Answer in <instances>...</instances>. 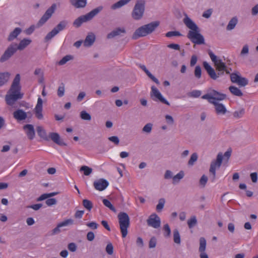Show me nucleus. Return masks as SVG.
Listing matches in <instances>:
<instances>
[{
	"label": "nucleus",
	"instance_id": "de8ad7c7",
	"mask_svg": "<svg viewBox=\"0 0 258 258\" xmlns=\"http://www.w3.org/2000/svg\"><path fill=\"white\" fill-rule=\"evenodd\" d=\"M64 84L61 83V85L59 86L57 89V95L60 97H62L64 94Z\"/></svg>",
	"mask_w": 258,
	"mask_h": 258
},
{
	"label": "nucleus",
	"instance_id": "c9c22d12",
	"mask_svg": "<svg viewBox=\"0 0 258 258\" xmlns=\"http://www.w3.org/2000/svg\"><path fill=\"white\" fill-rule=\"evenodd\" d=\"M80 117L82 119L84 120L90 121L91 119V115L85 110H83L80 112Z\"/></svg>",
	"mask_w": 258,
	"mask_h": 258
},
{
	"label": "nucleus",
	"instance_id": "1a4fd4ad",
	"mask_svg": "<svg viewBox=\"0 0 258 258\" xmlns=\"http://www.w3.org/2000/svg\"><path fill=\"white\" fill-rule=\"evenodd\" d=\"M68 24L67 20H62L60 21L50 32H49L45 36L46 41L51 39L55 35L58 34L60 31L66 29Z\"/></svg>",
	"mask_w": 258,
	"mask_h": 258
},
{
	"label": "nucleus",
	"instance_id": "c756f323",
	"mask_svg": "<svg viewBox=\"0 0 258 258\" xmlns=\"http://www.w3.org/2000/svg\"><path fill=\"white\" fill-rule=\"evenodd\" d=\"M72 5L77 8H84L87 4L86 0H70Z\"/></svg>",
	"mask_w": 258,
	"mask_h": 258
},
{
	"label": "nucleus",
	"instance_id": "393cba45",
	"mask_svg": "<svg viewBox=\"0 0 258 258\" xmlns=\"http://www.w3.org/2000/svg\"><path fill=\"white\" fill-rule=\"evenodd\" d=\"M213 104L215 106V109L217 114L224 115L226 113L227 109L223 104L217 102L213 103Z\"/></svg>",
	"mask_w": 258,
	"mask_h": 258
},
{
	"label": "nucleus",
	"instance_id": "052dcab7",
	"mask_svg": "<svg viewBox=\"0 0 258 258\" xmlns=\"http://www.w3.org/2000/svg\"><path fill=\"white\" fill-rule=\"evenodd\" d=\"M208 181V177L205 175H203L200 180V184L203 185V187L205 186V185L207 183V182Z\"/></svg>",
	"mask_w": 258,
	"mask_h": 258
},
{
	"label": "nucleus",
	"instance_id": "864d4df0",
	"mask_svg": "<svg viewBox=\"0 0 258 258\" xmlns=\"http://www.w3.org/2000/svg\"><path fill=\"white\" fill-rule=\"evenodd\" d=\"M106 252L109 254L111 255L113 253V246L111 243H109L107 244L106 248H105Z\"/></svg>",
	"mask_w": 258,
	"mask_h": 258
},
{
	"label": "nucleus",
	"instance_id": "20e7f679",
	"mask_svg": "<svg viewBox=\"0 0 258 258\" xmlns=\"http://www.w3.org/2000/svg\"><path fill=\"white\" fill-rule=\"evenodd\" d=\"M102 9L103 7L100 6L92 10L87 14L81 16L74 21L73 25L77 28L80 27L82 23L92 20L95 16L101 12Z\"/></svg>",
	"mask_w": 258,
	"mask_h": 258
},
{
	"label": "nucleus",
	"instance_id": "4468645a",
	"mask_svg": "<svg viewBox=\"0 0 258 258\" xmlns=\"http://www.w3.org/2000/svg\"><path fill=\"white\" fill-rule=\"evenodd\" d=\"M147 224L154 228H158L161 225V220L159 217L156 214L150 216L147 220Z\"/></svg>",
	"mask_w": 258,
	"mask_h": 258
},
{
	"label": "nucleus",
	"instance_id": "c03bdc74",
	"mask_svg": "<svg viewBox=\"0 0 258 258\" xmlns=\"http://www.w3.org/2000/svg\"><path fill=\"white\" fill-rule=\"evenodd\" d=\"M198 155L196 153H194L191 154L190 158L188 162V165L189 166H192L195 162L198 160Z\"/></svg>",
	"mask_w": 258,
	"mask_h": 258
},
{
	"label": "nucleus",
	"instance_id": "4d7b16f0",
	"mask_svg": "<svg viewBox=\"0 0 258 258\" xmlns=\"http://www.w3.org/2000/svg\"><path fill=\"white\" fill-rule=\"evenodd\" d=\"M68 248L69 250L72 252H75L77 250V245L74 242L70 243L68 245Z\"/></svg>",
	"mask_w": 258,
	"mask_h": 258
},
{
	"label": "nucleus",
	"instance_id": "7c9ffc66",
	"mask_svg": "<svg viewBox=\"0 0 258 258\" xmlns=\"http://www.w3.org/2000/svg\"><path fill=\"white\" fill-rule=\"evenodd\" d=\"M21 29L17 27L12 32L10 33L8 37V40L9 41H11L13 40L14 39L17 38V37L20 34L21 32Z\"/></svg>",
	"mask_w": 258,
	"mask_h": 258
},
{
	"label": "nucleus",
	"instance_id": "aec40b11",
	"mask_svg": "<svg viewBox=\"0 0 258 258\" xmlns=\"http://www.w3.org/2000/svg\"><path fill=\"white\" fill-rule=\"evenodd\" d=\"M73 222L74 221L72 219H69L59 223L57 226L52 230L51 234L54 235L59 233L60 231V227L66 226L68 225H72L73 224Z\"/></svg>",
	"mask_w": 258,
	"mask_h": 258
},
{
	"label": "nucleus",
	"instance_id": "79ce46f5",
	"mask_svg": "<svg viewBox=\"0 0 258 258\" xmlns=\"http://www.w3.org/2000/svg\"><path fill=\"white\" fill-rule=\"evenodd\" d=\"M83 206L88 211H91L92 208H93V204L92 202L90 201L85 199L83 201Z\"/></svg>",
	"mask_w": 258,
	"mask_h": 258
},
{
	"label": "nucleus",
	"instance_id": "6ab92c4d",
	"mask_svg": "<svg viewBox=\"0 0 258 258\" xmlns=\"http://www.w3.org/2000/svg\"><path fill=\"white\" fill-rule=\"evenodd\" d=\"M96 40L95 35L92 32H89L83 41V45L86 47L92 46Z\"/></svg>",
	"mask_w": 258,
	"mask_h": 258
},
{
	"label": "nucleus",
	"instance_id": "37998d69",
	"mask_svg": "<svg viewBox=\"0 0 258 258\" xmlns=\"http://www.w3.org/2000/svg\"><path fill=\"white\" fill-rule=\"evenodd\" d=\"M102 202L105 206L108 208L110 210L113 212H116V210L114 207L111 204L110 201L107 199H103Z\"/></svg>",
	"mask_w": 258,
	"mask_h": 258
},
{
	"label": "nucleus",
	"instance_id": "f704fd0d",
	"mask_svg": "<svg viewBox=\"0 0 258 258\" xmlns=\"http://www.w3.org/2000/svg\"><path fill=\"white\" fill-rule=\"evenodd\" d=\"M173 241L177 244H180L181 240L179 232L177 229H175L173 231Z\"/></svg>",
	"mask_w": 258,
	"mask_h": 258
},
{
	"label": "nucleus",
	"instance_id": "680f3d73",
	"mask_svg": "<svg viewBox=\"0 0 258 258\" xmlns=\"http://www.w3.org/2000/svg\"><path fill=\"white\" fill-rule=\"evenodd\" d=\"M209 54L211 60L214 63V64L217 62L218 60H219V59H217V56L211 51L209 52Z\"/></svg>",
	"mask_w": 258,
	"mask_h": 258
},
{
	"label": "nucleus",
	"instance_id": "412c9836",
	"mask_svg": "<svg viewBox=\"0 0 258 258\" xmlns=\"http://www.w3.org/2000/svg\"><path fill=\"white\" fill-rule=\"evenodd\" d=\"M32 42L30 39L24 38L19 43V45L15 44L14 45L10 46L8 48H25L27 47Z\"/></svg>",
	"mask_w": 258,
	"mask_h": 258
},
{
	"label": "nucleus",
	"instance_id": "4be33fe9",
	"mask_svg": "<svg viewBox=\"0 0 258 258\" xmlns=\"http://www.w3.org/2000/svg\"><path fill=\"white\" fill-rule=\"evenodd\" d=\"M216 67V70L217 71H225L227 74H230V72L232 71L231 69L228 68L225 63L223 62L221 59H219L217 62L215 63Z\"/></svg>",
	"mask_w": 258,
	"mask_h": 258
},
{
	"label": "nucleus",
	"instance_id": "774afa93",
	"mask_svg": "<svg viewBox=\"0 0 258 258\" xmlns=\"http://www.w3.org/2000/svg\"><path fill=\"white\" fill-rule=\"evenodd\" d=\"M164 178L166 179H168L171 178L172 177V172L169 170L166 171L164 174Z\"/></svg>",
	"mask_w": 258,
	"mask_h": 258
},
{
	"label": "nucleus",
	"instance_id": "603ef678",
	"mask_svg": "<svg viewBox=\"0 0 258 258\" xmlns=\"http://www.w3.org/2000/svg\"><path fill=\"white\" fill-rule=\"evenodd\" d=\"M201 68L199 66H196L194 72L195 77L198 79H200L201 77Z\"/></svg>",
	"mask_w": 258,
	"mask_h": 258
},
{
	"label": "nucleus",
	"instance_id": "2eb2a0df",
	"mask_svg": "<svg viewBox=\"0 0 258 258\" xmlns=\"http://www.w3.org/2000/svg\"><path fill=\"white\" fill-rule=\"evenodd\" d=\"M42 99L39 97L38 98L37 104L34 109L35 116L38 119H42L43 118L42 114Z\"/></svg>",
	"mask_w": 258,
	"mask_h": 258
},
{
	"label": "nucleus",
	"instance_id": "09e8293b",
	"mask_svg": "<svg viewBox=\"0 0 258 258\" xmlns=\"http://www.w3.org/2000/svg\"><path fill=\"white\" fill-rule=\"evenodd\" d=\"M157 244V239L153 236L151 238L149 242V247L153 248L156 247Z\"/></svg>",
	"mask_w": 258,
	"mask_h": 258
},
{
	"label": "nucleus",
	"instance_id": "6e6d98bb",
	"mask_svg": "<svg viewBox=\"0 0 258 258\" xmlns=\"http://www.w3.org/2000/svg\"><path fill=\"white\" fill-rule=\"evenodd\" d=\"M57 201L54 198L48 199L45 201V203L48 206H51L55 205Z\"/></svg>",
	"mask_w": 258,
	"mask_h": 258
},
{
	"label": "nucleus",
	"instance_id": "0eeeda50",
	"mask_svg": "<svg viewBox=\"0 0 258 258\" xmlns=\"http://www.w3.org/2000/svg\"><path fill=\"white\" fill-rule=\"evenodd\" d=\"M145 7V2L144 0L138 1L132 13L133 18L136 20H140L144 13Z\"/></svg>",
	"mask_w": 258,
	"mask_h": 258
},
{
	"label": "nucleus",
	"instance_id": "cd10ccee",
	"mask_svg": "<svg viewBox=\"0 0 258 258\" xmlns=\"http://www.w3.org/2000/svg\"><path fill=\"white\" fill-rule=\"evenodd\" d=\"M36 131L38 136L42 139L46 141L49 140V138L47 136L45 130L41 126H38L36 127Z\"/></svg>",
	"mask_w": 258,
	"mask_h": 258
},
{
	"label": "nucleus",
	"instance_id": "2f4dec72",
	"mask_svg": "<svg viewBox=\"0 0 258 258\" xmlns=\"http://www.w3.org/2000/svg\"><path fill=\"white\" fill-rule=\"evenodd\" d=\"M238 23V19L236 17H233L229 22L226 29L227 30H233L236 26V24Z\"/></svg>",
	"mask_w": 258,
	"mask_h": 258
},
{
	"label": "nucleus",
	"instance_id": "72a5a7b5",
	"mask_svg": "<svg viewBox=\"0 0 258 258\" xmlns=\"http://www.w3.org/2000/svg\"><path fill=\"white\" fill-rule=\"evenodd\" d=\"M229 90L230 92L235 96L241 97L243 95V93L241 90L236 87L231 86L229 87Z\"/></svg>",
	"mask_w": 258,
	"mask_h": 258
},
{
	"label": "nucleus",
	"instance_id": "f3484780",
	"mask_svg": "<svg viewBox=\"0 0 258 258\" xmlns=\"http://www.w3.org/2000/svg\"><path fill=\"white\" fill-rule=\"evenodd\" d=\"M108 182L103 178L96 180L93 183L95 188L99 191L104 190L108 186Z\"/></svg>",
	"mask_w": 258,
	"mask_h": 258
},
{
	"label": "nucleus",
	"instance_id": "8fccbe9b",
	"mask_svg": "<svg viewBox=\"0 0 258 258\" xmlns=\"http://www.w3.org/2000/svg\"><path fill=\"white\" fill-rule=\"evenodd\" d=\"M153 124L151 123L146 124L143 128V132L147 133H151L152 128Z\"/></svg>",
	"mask_w": 258,
	"mask_h": 258
},
{
	"label": "nucleus",
	"instance_id": "a211bd4d",
	"mask_svg": "<svg viewBox=\"0 0 258 258\" xmlns=\"http://www.w3.org/2000/svg\"><path fill=\"white\" fill-rule=\"evenodd\" d=\"M125 29L124 28H116L107 35V38L108 39L113 38L118 36H122V34H125Z\"/></svg>",
	"mask_w": 258,
	"mask_h": 258
},
{
	"label": "nucleus",
	"instance_id": "9b49d317",
	"mask_svg": "<svg viewBox=\"0 0 258 258\" xmlns=\"http://www.w3.org/2000/svg\"><path fill=\"white\" fill-rule=\"evenodd\" d=\"M150 95L153 100L155 101H160L161 103L165 104L168 106L170 105L169 102L163 97L161 93L154 86H152L151 87V92Z\"/></svg>",
	"mask_w": 258,
	"mask_h": 258
},
{
	"label": "nucleus",
	"instance_id": "69168bd1",
	"mask_svg": "<svg viewBox=\"0 0 258 258\" xmlns=\"http://www.w3.org/2000/svg\"><path fill=\"white\" fill-rule=\"evenodd\" d=\"M94 238H95V235L93 232L90 231V232H88V233L87 234V239L88 240H89L90 241H92L94 239Z\"/></svg>",
	"mask_w": 258,
	"mask_h": 258
},
{
	"label": "nucleus",
	"instance_id": "7ed1b4c3",
	"mask_svg": "<svg viewBox=\"0 0 258 258\" xmlns=\"http://www.w3.org/2000/svg\"><path fill=\"white\" fill-rule=\"evenodd\" d=\"M158 21H154L144 25L138 28L132 35L133 39H137L140 37L146 36L151 34L159 26Z\"/></svg>",
	"mask_w": 258,
	"mask_h": 258
},
{
	"label": "nucleus",
	"instance_id": "f03ea898",
	"mask_svg": "<svg viewBox=\"0 0 258 258\" xmlns=\"http://www.w3.org/2000/svg\"><path fill=\"white\" fill-rule=\"evenodd\" d=\"M20 82V75L18 74L16 75L10 89L5 96L6 102L9 106H14L16 101L23 97V93H21Z\"/></svg>",
	"mask_w": 258,
	"mask_h": 258
},
{
	"label": "nucleus",
	"instance_id": "c85d7f7f",
	"mask_svg": "<svg viewBox=\"0 0 258 258\" xmlns=\"http://www.w3.org/2000/svg\"><path fill=\"white\" fill-rule=\"evenodd\" d=\"M140 67L144 72L146 74V75L156 84L159 85L160 84L158 80L155 78L146 68V66L144 65L141 64Z\"/></svg>",
	"mask_w": 258,
	"mask_h": 258
},
{
	"label": "nucleus",
	"instance_id": "5701e85b",
	"mask_svg": "<svg viewBox=\"0 0 258 258\" xmlns=\"http://www.w3.org/2000/svg\"><path fill=\"white\" fill-rule=\"evenodd\" d=\"M49 139L51 140L59 146H66V144L64 143L62 140L60 139L59 135L56 133H50L49 135Z\"/></svg>",
	"mask_w": 258,
	"mask_h": 258
},
{
	"label": "nucleus",
	"instance_id": "b1692460",
	"mask_svg": "<svg viewBox=\"0 0 258 258\" xmlns=\"http://www.w3.org/2000/svg\"><path fill=\"white\" fill-rule=\"evenodd\" d=\"M13 116L16 120L21 121L25 120L27 115L23 110L18 109L13 112Z\"/></svg>",
	"mask_w": 258,
	"mask_h": 258
},
{
	"label": "nucleus",
	"instance_id": "e433bc0d",
	"mask_svg": "<svg viewBox=\"0 0 258 258\" xmlns=\"http://www.w3.org/2000/svg\"><path fill=\"white\" fill-rule=\"evenodd\" d=\"M187 223L189 228H192L197 224V220L196 217L195 216L191 217V218L188 220Z\"/></svg>",
	"mask_w": 258,
	"mask_h": 258
},
{
	"label": "nucleus",
	"instance_id": "0e129e2a",
	"mask_svg": "<svg viewBox=\"0 0 258 258\" xmlns=\"http://www.w3.org/2000/svg\"><path fill=\"white\" fill-rule=\"evenodd\" d=\"M87 226L92 229H96L98 228V224L95 222L88 223Z\"/></svg>",
	"mask_w": 258,
	"mask_h": 258
},
{
	"label": "nucleus",
	"instance_id": "5fc2aeb1",
	"mask_svg": "<svg viewBox=\"0 0 258 258\" xmlns=\"http://www.w3.org/2000/svg\"><path fill=\"white\" fill-rule=\"evenodd\" d=\"M181 34L178 31H169L166 33L165 36L167 37H171L173 36H179Z\"/></svg>",
	"mask_w": 258,
	"mask_h": 258
},
{
	"label": "nucleus",
	"instance_id": "a18cd8bd",
	"mask_svg": "<svg viewBox=\"0 0 258 258\" xmlns=\"http://www.w3.org/2000/svg\"><path fill=\"white\" fill-rule=\"evenodd\" d=\"M165 200L163 198H161L159 200L158 205L156 206V210L158 212H160L163 208Z\"/></svg>",
	"mask_w": 258,
	"mask_h": 258
},
{
	"label": "nucleus",
	"instance_id": "a878e982",
	"mask_svg": "<svg viewBox=\"0 0 258 258\" xmlns=\"http://www.w3.org/2000/svg\"><path fill=\"white\" fill-rule=\"evenodd\" d=\"M17 49H6L4 53L0 58V61L4 62L8 60L16 52Z\"/></svg>",
	"mask_w": 258,
	"mask_h": 258
},
{
	"label": "nucleus",
	"instance_id": "3c124183",
	"mask_svg": "<svg viewBox=\"0 0 258 258\" xmlns=\"http://www.w3.org/2000/svg\"><path fill=\"white\" fill-rule=\"evenodd\" d=\"M163 230L165 231V237H169L171 234V230L168 224H166L163 226Z\"/></svg>",
	"mask_w": 258,
	"mask_h": 258
},
{
	"label": "nucleus",
	"instance_id": "58836bf2",
	"mask_svg": "<svg viewBox=\"0 0 258 258\" xmlns=\"http://www.w3.org/2000/svg\"><path fill=\"white\" fill-rule=\"evenodd\" d=\"M206 247V240L205 238L201 237L200 239V247L199 251L204 252L205 251Z\"/></svg>",
	"mask_w": 258,
	"mask_h": 258
},
{
	"label": "nucleus",
	"instance_id": "a19ab883",
	"mask_svg": "<svg viewBox=\"0 0 258 258\" xmlns=\"http://www.w3.org/2000/svg\"><path fill=\"white\" fill-rule=\"evenodd\" d=\"M80 170L81 171H83L84 174L86 176L89 175L92 172V169L87 166H82Z\"/></svg>",
	"mask_w": 258,
	"mask_h": 258
},
{
	"label": "nucleus",
	"instance_id": "473e14b6",
	"mask_svg": "<svg viewBox=\"0 0 258 258\" xmlns=\"http://www.w3.org/2000/svg\"><path fill=\"white\" fill-rule=\"evenodd\" d=\"M131 0H120L111 6V9L115 10L122 7L129 3Z\"/></svg>",
	"mask_w": 258,
	"mask_h": 258
},
{
	"label": "nucleus",
	"instance_id": "4c0bfd02",
	"mask_svg": "<svg viewBox=\"0 0 258 258\" xmlns=\"http://www.w3.org/2000/svg\"><path fill=\"white\" fill-rule=\"evenodd\" d=\"M184 172L183 171H180L178 173L174 176L173 178V183L174 184L175 183H177L184 176Z\"/></svg>",
	"mask_w": 258,
	"mask_h": 258
},
{
	"label": "nucleus",
	"instance_id": "423d86ee",
	"mask_svg": "<svg viewBox=\"0 0 258 258\" xmlns=\"http://www.w3.org/2000/svg\"><path fill=\"white\" fill-rule=\"evenodd\" d=\"M203 99H207L211 104L217 103L218 101H222L226 98L225 94L221 93L215 90H212L209 93L202 96Z\"/></svg>",
	"mask_w": 258,
	"mask_h": 258
},
{
	"label": "nucleus",
	"instance_id": "6e6552de",
	"mask_svg": "<svg viewBox=\"0 0 258 258\" xmlns=\"http://www.w3.org/2000/svg\"><path fill=\"white\" fill-rule=\"evenodd\" d=\"M223 156L222 153L220 152L218 154L216 157V159L211 162L210 167L209 169V172L212 174V181L213 182L216 179V170L220 167Z\"/></svg>",
	"mask_w": 258,
	"mask_h": 258
},
{
	"label": "nucleus",
	"instance_id": "338daca9",
	"mask_svg": "<svg viewBox=\"0 0 258 258\" xmlns=\"http://www.w3.org/2000/svg\"><path fill=\"white\" fill-rule=\"evenodd\" d=\"M165 119L167 123L169 124H173L174 123V119L173 117L169 115H165Z\"/></svg>",
	"mask_w": 258,
	"mask_h": 258
},
{
	"label": "nucleus",
	"instance_id": "f257e3e1",
	"mask_svg": "<svg viewBox=\"0 0 258 258\" xmlns=\"http://www.w3.org/2000/svg\"><path fill=\"white\" fill-rule=\"evenodd\" d=\"M184 18L183 22L187 28L189 29L187 34V37L190 41L196 44H202L205 43V39L203 36L200 33V29L197 25L187 16L186 13H184Z\"/></svg>",
	"mask_w": 258,
	"mask_h": 258
},
{
	"label": "nucleus",
	"instance_id": "ddd939ff",
	"mask_svg": "<svg viewBox=\"0 0 258 258\" xmlns=\"http://www.w3.org/2000/svg\"><path fill=\"white\" fill-rule=\"evenodd\" d=\"M56 8V4H53L46 10L44 14L38 21V25L39 26H42L47 22V21L52 16V14L54 13Z\"/></svg>",
	"mask_w": 258,
	"mask_h": 258
},
{
	"label": "nucleus",
	"instance_id": "dca6fc26",
	"mask_svg": "<svg viewBox=\"0 0 258 258\" xmlns=\"http://www.w3.org/2000/svg\"><path fill=\"white\" fill-rule=\"evenodd\" d=\"M23 129L29 140H32L35 137V132L34 126L32 124H27L23 126Z\"/></svg>",
	"mask_w": 258,
	"mask_h": 258
},
{
	"label": "nucleus",
	"instance_id": "13d9d810",
	"mask_svg": "<svg viewBox=\"0 0 258 258\" xmlns=\"http://www.w3.org/2000/svg\"><path fill=\"white\" fill-rule=\"evenodd\" d=\"M110 141L114 143L115 145H118L119 143V140L118 137L117 136H112L110 137L108 139Z\"/></svg>",
	"mask_w": 258,
	"mask_h": 258
},
{
	"label": "nucleus",
	"instance_id": "9d476101",
	"mask_svg": "<svg viewBox=\"0 0 258 258\" xmlns=\"http://www.w3.org/2000/svg\"><path fill=\"white\" fill-rule=\"evenodd\" d=\"M203 67L210 78L213 80H216L219 77L223 76L225 72V71H217L216 73L215 70L206 61L203 62Z\"/></svg>",
	"mask_w": 258,
	"mask_h": 258
},
{
	"label": "nucleus",
	"instance_id": "e2e57ef3",
	"mask_svg": "<svg viewBox=\"0 0 258 258\" xmlns=\"http://www.w3.org/2000/svg\"><path fill=\"white\" fill-rule=\"evenodd\" d=\"M201 95V92L199 90H194L190 93V96L192 97H198Z\"/></svg>",
	"mask_w": 258,
	"mask_h": 258
},
{
	"label": "nucleus",
	"instance_id": "39448f33",
	"mask_svg": "<svg viewBox=\"0 0 258 258\" xmlns=\"http://www.w3.org/2000/svg\"><path fill=\"white\" fill-rule=\"evenodd\" d=\"M117 218L122 237L124 238L128 233L127 229L130 224V217L126 213L120 212L118 214Z\"/></svg>",
	"mask_w": 258,
	"mask_h": 258
},
{
	"label": "nucleus",
	"instance_id": "49530a36",
	"mask_svg": "<svg viewBox=\"0 0 258 258\" xmlns=\"http://www.w3.org/2000/svg\"><path fill=\"white\" fill-rule=\"evenodd\" d=\"M244 112V109L242 108L239 110L234 111L233 113V115L234 117L236 118H240L243 115Z\"/></svg>",
	"mask_w": 258,
	"mask_h": 258
},
{
	"label": "nucleus",
	"instance_id": "ea45409f",
	"mask_svg": "<svg viewBox=\"0 0 258 258\" xmlns=\"http://www.w3.org/2000/svg\"><path fill=\"white\" fill-rule=\"evenodd\" d=\"M73 59V56L71 55H67L64 56L61 60L58 62V64L60 66L66 64L68 61Z\"/></svg>",
	"mask_w": 258,
	"mask_h": 258
},
{
	"label": "nucleus",
	"instance_id": "bf43d9fd",
	"mask_svg": "<svg viewBox=\"0 0 258 258\" xmlns=\"http://www.w3.org/2000/svg\"><path fill=\"white\" fill-rule=\"evenodd\" d=\"M42 206V204H37L34 205H32L30 206H28L27 207V208H31L35 211L38 210L40 208H41Z\"/></svg>",
	"mask_w": 258,
	"mask_h": 258
},
{
	"label": "nucleus",
	"instance_id": "f8f14e48",
	"mask_svg": "<svg viewBox=\"0 0 258 258\" xmlns=\"http://www.w3.org/2000/svg\"><path fill=\"white\" fill-rule=\"evenodd\" d=\"M231 81L236 83L240 87H244L248 83V80L240 76L238 72L230 74Z\"/></svg>",
	"mask_w": 258,
	"mask_h": 258
},
{
	"label": "nucleus",
	"instance_id": "bb28decb",
	"mask_svg": "<svg viewBox=\"0 0 258 258\" xmlns=\"http://www.w3.org/2000/svg\"><path fill=\"white\" fill-rule=\"evenodd\" d=\"M10 74L8 72L0 73V87L6 84L10 79Z\"/></svg>",
	"mask_w": 258,
	"mask_h": 258
}]
</instances>
